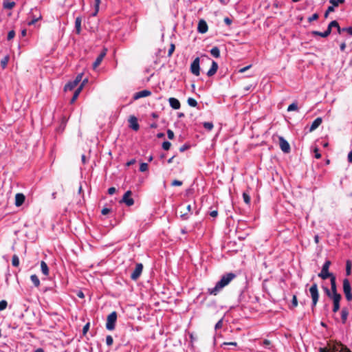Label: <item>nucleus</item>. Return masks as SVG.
Returning a JSON list of instances; mask_svg holds the SVG:
<instances>
[{
	"label": "nucleus",
	"mask_w": 352,
	"mask_h": 352,
	"mask_svg": "<svg viewBox=\"0 0 352 352\" xmlns=\"http://www.w3.org/2000/svg\"><path fill=\"white\" fill-rule=\"evenodd\" d=\"M188 148V146H187V145H183L182 146H181V147L179 148V151H180V152H184V151L186 150V148Z\"/></svg>",
	"instance_id": "nucleus-62"
},
{
	"label": "nucleus",
	"mask_w": 352,
	"mask_h": 352,
	"mask_svg": "<svg viewBox=\"0 0 352 352\" xmlns=\"http://www.w3.org/2000/svg\"><path fill=\"white\" fill-rule=\"evenodd\" d=\"M25 197L23 193H17L15 195V206L16 207L21 206L25 201Z\"/></svg>",
	"instance_id": "nucleus-17"
},
{
	"label": "nucleus",
	"mask_w": 352,
	"mask_h": 352,
	"mask_svg": "<svg viewBox=\"0 0 352 352\" xmlns=\"http://www.w3.org/2000/svg\"><path fill=\"white\" fill-rule=\"evenodd\" d=\"M331 28H336L339 34H341L344 32L342 30V28H340L338 23L336 21H331Z\"/></svg>",
	"instance_id": "nucleus-34"
},
{
	"label": "nucleus",
	"mask_w": 352,
	"mask_h": 352,
	"mask_svg": "<svg viewBox=\"0 0 352 352\" xmlns=\"http://www.w3.org/2000/svg\"><path fill=\"white\" fill-rule=\"evenodd\" d=\"M318 19V14L317 13L314 14L311 16L309 17L308 21L312 22Z\"/></svg>",
	"instance_id": "nucleus-50"
},
{
	"label": "nucleus",
	"mask_w": 352,
	"mask_h": 352,
	"mask_svg": "<svg viewBox=\"0 0 352 352\" xmlns=\"http://www.w3.org/2000/svg\"><path fill=\"white\" fill-rule=\"evenodd\" d=\"M106 52H107V50L104 49L102 50V52H101L100 54L98 56V57L96 58V59L95 60V61L93 63L94 69L97 68L100 65L101 62L102 61L104 57L106 55Z\"/></svg>",
	"instance_id": "nucleus-14"
},
{
	"label": "nucleus",
	"mask_w": 352,
	"mask_h": 352,
	"mask_svg": "<svg viewBox=\"0 0 352 352\" xmlns=\"http://www.w3.org/2000/svg\"><path fill=\"white\" fill-rule=\"evenodd\" d=\"M203 126H204V127L206 129H207V130H208V131L212 130V128H213V126H214L213 124H212V122H204Z\"/></svg>",
	"instance_id": "nucleus-37"
},
{
	"label": "nucleus",
	"mask_w": 352,
	"mask_h": 352,
	"mask_svg": "<svg viewBox=\"0 0 352 352\" xmlns=\"http://www.w3.org/2000/svg\"><path fill=\"white\" fill-rule=\"evenodd\" d=\"M151 94V91L144 89L138 92H136L133 96L134 100H138L141 98L149 96Z\"/></svg>",
	"instance_id": "nucleus-15"
},
{
	"label": "nucleus",
	"mask_w": 352,
	"mask_h": 352,
	"mask_svg": "<svg viewBox=\"0 0 352 352\" xmlns=\"http://www.w3.org/2000/svg\"><path fill=\"white\" fill-rule=\"evenodd\" d=\"M351 272V263L350 261H346V274L347 276H349Z\"/></svg>",
	"instance_id": "nucleus-38"
},
{
	"label": "nucleus",
	"mask_w": 352,
	"mask_h": 352,
	"mask_svg": "<svg viewBox=\"0 0 352 352\" xmlns=\"http://www.w3.org/2000/svg\"><path fill=\"white\" fill-rule=\"evenodd\" d=\"M211 55L214 58H219L220 56V50L218 47H213L210 51Z\"/></svg>",
	"instance_id": "nucleus-27"
},
{
	"label": "nucleus",
	"mask_w": 352,
	"mask_h": 352,
	"mask_svg": "<svg viewBox=\"0 0 352 352\" xmlns=\"http://www.w3.org/2000/svg\"><path fill=\"white\" fill-rule=\"evenodd\" d=\"M224 22H225V23H226V24H227L228 25H231V23H232V20H231L230 18H228V17H226V18L224 19Z\"/></svg>",
	"instance_id": "nucleus-58"
},
{
	"label": "nucleus",
	"mask_w": 352,
	"mask_h": 352,
	"mask_svg": "<svg viewBox=\"0 0 352 352\" xmlns=\"http://www.w3.org/2000/svg\"><path fill=\"white\" fill-rule=\"evenodd\" d=\"M117 320V313L116 311L111 312L107 318L106 328L109 331H113L116 327Z\"/></svg>",
	"instance_id": "nucleus-3"
},
{
	"label": "nucleus",
	"mask_w": 352,
	"mask_h": 352,
	"mask_svg": "<svg viewBox=\"0 0 352 352\" xmlns=\"http://www.w3.org/2000/svg\"><path fill=\"white\" fill-rule=\"evenodd\" d=\"M262 345L267 349H270L272 344L269 340H264L262 343Z\"/></svg>",
	"instance_id": "nucleus-44"
},
{
	"label": "nucleus",
	"mask_w": 352,
	"mask_h": 352,
	"mask_svg": "<svg viewBox=\"0 0 352 352\" xmlns=\"http://www.w3.org/2000/svg\"><path fill=\"white\" fill-rule=\"evenodd\" d=\"M110 212V209L107 208H104L101 211V213L103 214V215H106L107 214H109Z\"/></svg>",
	"instance_id": "nucleus-56"
},
{
	"label": "nucleus",
	"mask_w": 352,
	"mask_h": 352,
	"mask_svg": "<svg viewBox=\"0 0 352 352\" xmlns=\"http://www.w3.org/2000/svg\"><path fill=\"white\" fill-rule=\"evenodd\" d=\"M81 23H82L81 16H77L75 20V30H76V33L77 34H80L81 32Z\"/></svg>",
	"instance_id": "nucleus-21"
},
{
	"label": "nucleus",
	"mask_w": 352,
	"mask_h": 352,
	"mask_svg": "<svg viewBox=\"0 0 352 352\" xmlns=\"http://www.w3.org/2000/svg\"><path fill=\"white\" fill-rule=\"evenodd\" d=\"M236 342H224L223 345H232V346H236Z\"/></svg>",
	"instance_id": "nucleus-63"
},
{
	"label": "nucleus",
	"mask_w": 352,
	"mask_h": 352,
	"mask_svg": "<svg viewBox=\"0 0 352 352\" xmlns=\"http://www.w3.org/2000/svg\"><path fill=\"white\" fill-rule=\"evenodd\" d=\"M298 105L296 102H293L287 107V111H297Z\"/></svg>",
	"instance_id": "nucleus-36"
},
{
	"label": "nucleus",
	"mask_w": 352,
	"mask_h": 352,
	"mask_svg": "<svg viewBox=\"0 0 352 352\" xmlns=\"http://www.w3.org/2000/svg\"><path fill=\"white\" fill-rule=\"evenodd\" d=\"M322 122V120L321 118H317L316 119H315L310 126L309 131H314L316 129H317L321 124Z\"/></svg>",
	"instance_id": "nucleus-22"
},
{
	"label": "nucleus",
	"mask_w": 352,
	"mask_h": 352,
	"mask_svg": "<svg viewBox=\"0 0 352 352\" xmlns=\"http://www.w3.org/2000/svg\"><path fill=\"white\" fill-rule=\"evenodd\" d=\"M30 14L32 16V19L28 23V25L30 26L34 25L36 22L42 19V16L37 8L32 9Z\"/></svg>",
	"instance_id": "nucleus-7"
},
{
	"label": "nucleus",
	"mask_w": 352,
	"mask_h": 352,
	"mask_svg": "<svg viewBox=\"0 0 352 352\" xmlns=\"http://www.w3.org/2000/svg\"><path fill=\"white\" fill-rule=\"evenodd\" d=\"M330 265V261H326L323 265L321 272L318 274V276L324 280L330 277V272L329 267Z\"/></svg>",
	"instance_id": "nucleus-9"
},
{
	"label": "nucleus",
	"mask_w": 352,
	"mask_h": 352,
	"mask_svg": "<svg viewBox=\"0 0 352 352\" xmlns=\"http://www.w3.org/2000/svg\"><path fill=\"white\" fill-rule=\"evenodd\" d=\"M211 63H212L211 67L207 72V76L209 77L214 76L217 73L218 67H219L217 63L215 62L214 60H212Z\"/></svg>",
	"instance_id": "nucleus-16"
},
{
	"label": "nucleus",
	"mask_w": 352,
	"mask_h": 352,
	"mask_svg": "<svg viewBox=\"0 0 352 352\" xmlns=\"http://www.w3.org/2000/svg\"><path fill=\"white\" fill-rule=\"evenodd\" d=\"M331 352H351L341 342L331 340Z\"/></svg>",
	"instance_id": "nucleus-4"
},
{
	"label": "nucleus",
	"mask_w": 352,
	"mask_h": 352,
	"mask_svg": "<svg viewBox=\"0 0 352 352\" xmlns=\"http://www.w3.org/2000/svg\"><path fill=\"white\" fill-rule=\"evenodd\" d=\"M200 58L199 57H197L195 58V60L192 61V63L190 65V72L194 74L196 76H199L200 74Z\"/></svg>",
	"instance_id": "nucleus-8"
},
{
	"label": "nucleus",
	"mask_w": 352,
	"mask_h": 352,
	"mask_svg": "<svg viewBox=\"0 0 352 352\" xmlns=\"http://www.w3.org/2000/svg\"><path fill=\"white\" fill-rule=\"evenodd\" d=\"M311 296L313 300V305H316L318 300V292L316 284H314L309 289Z\"/></svg>",
	"instance_id": "nucleus-12"
},
{
	"label": "nucleus",
	"mask_w": 352,
	"mask_h": 352,
	"mask_svg": "<svg viewBox=\"0 0 352 352\" xmlns=\"http://www.w3.org/2000/svg\"><path fill=\"white\" fill-rule=\"evenodd\" d=\"M143 270V265L142 263H138L135 265V268L133 273L131 275V278L132 280H137L140 276L141 275Z\"/></svg>",
	"instance_id": "nucleus-11"
},
{
	"label": "nucleus",
	"mask_w": 352,
	"mask_h": 352,
	"mask_svg": "<svg viewBox=\"0 0 352 352\" xmlns=\"http://www.w3.org/2000/svg\"><path fill=\"white\" fill-rule=\"evenodd\" d=\"M116 192V189L115 187H111L108 189V193L109 195H113Z\"/></svg>",
	"instance_id": "nucleus-55"
},
{
	"label": "nucleus",
	"mask_w": 352,
	"mask_h": 352,
	"mask_svg": "<svg viewBox=\"0 0 352 352\" xmlns=\"http://www.w3.org/2000/svg\"><path fill=\"white\" fill-rule=\"evenodd\" d=\"M328 351H329V349H327V348L320 347L319 349V352H328Z\"/></svg>",
	"instance_id": "nucleus-64"
},
{
	"label": "nucleus",
	"mask_w": 352,
	"mask_h": 352,
	"mask_svg": "<svg viewBox=\"0 0 352 352\" xmlns=\"http://www.w3.org/2000/svg\"><path fill=\"white\" fill-rule=\"evenodd\" d=\"M278 146L284 153H289L291 151L289 142L282 136L278 137Z\"/></svg>",
	"instance_id": "nucleus-6"
},
{
	"label": "nucleus",
	"mask_w": 352,
	"mask_h": 352,
	"mask_svg": "<svg viewBox=\"0 0 352 352\" xmlns=\"http://www.w3.org/2000/svg\"><path fill=\"white\" fill-rule=\"evenodd\" d=\"M243 201L245 204H249L250 203V197L248 193L243 192Z\"/></svg>",
	"instance_id": "nucleus-39"
},
{
	"label": "nucleus",
	"mask_w": 352,
	"mask_h": 352,
	"mask_svg": "<svg viewBox=\"0 0 352 352\" xmlns=\"http://www.w3.org/2000/svg\"><path fill=\"white\" fill-rule=\"evenodd\" d=\"M218 214V212L217 210H212L210 212V215L212 217H216Z\"/></svg>",
	"instance_id": "nucleus-59"
},
{
	"label": "nucleus",
	"mask_w": 352,
	"mask_h": 352,
	"mask_svg": "<svg viewBox=\"0 0 352 352\" xmlns=\"http://www.w3.org/2000/svg\"><path fill=\"white\" fill-rule=\"evenodd\" d=\"M14 36H15V31L13 30H10L8 34L7 39H8V41H10L12 38H14Z\"/></svg>",
	"instance_id": "nucleus-45"
},
{
	"label": "nucleus",
	"mask_w": 352,
	"mask_h": 352,
	"mask_svg": "<svg viewBox=\"0 0 352 352\" xmlns=\"http://www.w3.org/2000/svg\"><path fill=\"white\" fill-rule=\"evenodd\" d=\"M15 6V2L9 1L8 0L4 1L3 3V7L5 9H12Z\"/></svg>",
	"instance_id": "nucleus-28"
},
{
	"label": "nucleus",
	"mask_w": 352,
	"mask_h": 352,
	"mask_svg": "<svg viewBox=\"0 0 352 352\" xmlns=\"http://www.w3.org/2000/svg\"><path fill=\"white\" fill-rule=\"evenodd\" d=\"M349 316V310L347 308L344 307L341 311V319L342 324H345Z\"/></svg>",
	"instance_id": "nucleus-24"
},
{
	"label": "nucleus",
	"mask_w": 352,
	"mask_h": 352,
	"mask_svg": "<svg viewBox=\"0 0 352 352\" xmlns=\"http://www.w3.org/2000/svg\"><path fill=\"white\" fill-rule=\"evenodd\" d=\"M222 326H223V319H221L215 324L214 329H215V330H217L219 329H221L222 327Z\"/></svg>",
	"instance_id": "nucleus-49"
},
{
	"label": "nucleus",
	"mask_w": 352,
	"mask_h": 352,
	"mask_svg": "<svg viewBox=\"0 0 352 352\" xmlns=\"http://www.w3.org/2000/svg\"><path fill=\"white\" fill-rule=\"evenodd\" d=\"M82 89V85H80L74 91V95L70 100V103L73 104L77 100L81 90Z\"/></svg>",
	"instance_id": "nucleus-23"
},
{
	"label": "nucleus",
	"mask_w": 352,
	"mask_h": 352,
	"mask_svg": "<svg viewBox=\"0 0 352 352\" xmlns=\"http://www.w3.org/2000/svg\"><path fill=\"white\" fill-rule=\"evenodd\" d=\"M78 85V84L74 81H70L69 82H67L65 85V87H64V90L65 91H72L73 90L75 87H76Z\"/></svg>",
	"instance_id": "nucleus-25"
},
{
	"label": "nucleus",
	"mask_w": 352,
	"mask_h": 352,
	"mask_svg": "<svg viewBox=\"0 0 352 352\" xmlns=\"http://www.w3.org/2000/svg\"><path fill=\"white\" fill-rule=\"evenodd\" d=\"M330 11H331V9H330V6L327 8L325 12H324V17L325 18H327L329 13H330Z\"/></svg>",
	"instance_id": "nucleus-60"
},
{
	"label": "nucleus",
	"mask_w": 352,
	"mask_h": 352,
	"mask_svg": "<svg viewBox=\"0 0 352 352\" xmlns=\"http://www.w3.org/2000/svg\"><path fill=\"white\" fill-rule=\"evenodd\" d=\"M298 305V300L297 297L296 295L293 296L292 300V307H296Z\"/></svg>",
	"instance_id": "nucleus-47"
},
{
	"label": "nucleus",
	"mask_w": 352,
	"mask_h": 352,
	"mask_svg": "<svg viewBox=\"0 0 352 352\" xmlns=\"http://www.w3.org/2000/svg\"><path fill=\"white\" fill-rule=\"evenodd\" d=\"M331 294L333 295V311L337 312L340 309V301L341 295L336 292V278L331 274Z\"/></svg>",
	"instance_id": "nucleus-2"
},
{
	"label": "nucleus",
	"mask_w": 352,
	"mask_h": 352,
	"mask_svg": "<svg viewBox=\"0 0 352 352\" xmlns=\"http://www.w3.org/2000/svg\"><path fill=\"white\" fill-rule=\"evenodd\" d=\"M235 278L236 274L232 272L223 275L214 287L208 289V293L216 296L223 288L227 286Z\"/></svg>",
	"instance_id": "nucleus-1"
},
{
	"label": "nucleus",
	"mask_w": 352,
	"mask_h": 352,
	"mask_svg": "<svg viewBox=\"0 0 352 352\" xmlns=\"http://www.w3.org/2000/svg\"><path fill=\"white\" fill-rule=\"evenodd\" d=\"M94 1H95V3H94L95 11L92 14L93 16H96L98 14V12L99 11L100 4L101 3L100 0H94Z\"/></svg>",
	"instance_id": "nucleus-33"
},
{
	"label": "nucleus",
	"mask_w": 352,
	"mask_h": 352,
	"mask_svg": "<svg viewBox=\"0 0 352 352\" xmlns=\"http://www.w3.org/2000/svg\"><path fill=\"white\" fill-rule=\"evenodd\" d=\"M8 305L6 300H2L0 301V311L4 310Z\"/></svg>",
	"instance_id": "nucleus-42"
},
{
	"label": "nucleus",
	"mask_w": 352,
	"mask_h": 352,
	"mask_svg": "<svg viewBox=\"0 0 352 352\" xmlns=\"http://www.w3.org/2000/svg\"><path fill=\"white\" fill-rule=\"evenodd\" d=\"M41 269L42 273L44 275L47 276L49 274V268H48L47 263L45 261H41Z\"/></svg>",
	"instance_id": "nucleus-26"
},
{
	"label": "nucleus",
	"mask_w": 352,
	"mask_h": 352,
	"mask_svg": "<svg viewBox=\"0 0 352 352\" xmlns=\"http://www.w3.org/2000/svg\"><path fill=\"white\" fill-rule=\"evenodd\" d=\"M175 45L173 43H171L170 46V48L168 50V57H170L172 56L173 53L175 51Z\"/></svg>",
	"instance_id": "nucleus-43"
},
{
	"label": "nucleus",
	"mask_w": 352,
	"mask_h": 352,
	"mask_svg": "<svg viewBox=\"0 0 352 352\" xmlns=\"http://www.w3.org/2000/svg\"><path fill=\"white\" fill-rule=\"evenodd\" d=\"M167 135H168V138L169 139H170V140H171V139H173V138H174V133H173V131H171L170 129H168V130L167 131Z\"/></svg>",
	"instance_id": "nucleus-51"
},
{
	"label": "nucleus",
	"mask_w": 352,
	"mask_h": 352,
	"mask_svg": "<svg viewBox=\"0 0 352 352\" xmlns=\"http://www.w3.org/2000/svg\"><path fill=\"white\" fill-rule=\"evenodd\" d=\"M343 292L348 301L352 300L351 287L349 280L345 278L343 280Z\"/></svg>",
	"instance_id": "nucleus-5"
},
{
	"label": "nucleus",
	"mask_w": 352,
	"mask_h": 352,
	"mask_svg": "<svg viewBox=\"0 0 352 352\" xmlns=\"http://www.w3.org/2000/svg\"><path fill=\"white\" fill-rule=\"evenodd\" d=\"M147 169H148V164L147 163L142 162L140 164V170L141 172H145L147 170Z\"/></svg>",
	"instance_id": "nucleus-40"
},
{
	"label": "nucleus",
	"mask_w": 352,
	"mask_h": 352,
	"mask_svg": "<svg viewBox=\"0 0 352 352\" xmlns=\"http://www.w3.org/2000/svg\"><path fill=\"white\" fill-rule=\"evenodd\" d=\"M198 32L204 34L208 31V25L204 20H200L197 27Z\"/></svg>",
	"instance_id": "nucleus-18"
},
{
	"label": "nucleus",
	"mask_w": 352,
	"mask_h": 352,
	"mask_svg": "<svg viewBox=\"0 0 352 352\" xmlns=\"http://www.w3.org/2000/svg\"><path fill=\"white\" fill-rule=\"evenodd\" d=\"M170 143L168 141H164L163 143H162V148L164 150V151H168L170 147Z\"/></svg>",
	"instance_id": "nucleus-41"
},
{
	"label": "nucleus",
	"mask_w": 352,
	"mask_h": 352,
	"mask_svg": "<svg viewBox=\"0 0 352 352\" xmlns=\"http://www.w3.org/2000/svg\"><path fill=\"white\" fill-rule=\"evenodd\" d=\"M322 287H323L324 292H326L327 295L328 296H330V290L329 289V288L327 286H323Z\"/></svg>",
	"instance_id": "nucleus-61"
},
{
	"label": "nucleus",
	"mask_w": 352,
	"mask_h": 352,
	"mask_svg": "<svg viewBox=\"0 0 352 352\" xmlns=\"http://www.w3.org/2000/svg\"><path fill=\"white\" fill-rule=\"evenodd\" d=\"M344 3V0H331V12L333 11L335 7H338L340 4Z\"/></svg>",
	"instance_id": "nucleus-30"
},
{
	"label": "nucleus",
	"mask_w": 352,
	"mask_h": 352,
	"mask_svg": "<svg viewBox=\"0 0 352 352\" xmlns=\"http://www.w3.org/2000/svg\"><path fill=\"white\" fill-rule=\"evenodd\" d=\"M171 185L173 186H180L182 185V181H179V180H177V179H175L171 183Z\"/></svg>",
	"instance_id": "nucleus-48"
},
{
	"label": "nucleus",
	"mask_w": 352,
	"mask_h": 352,
	"mask_svg": "<svg viewBox=\"0 0 352 352\" xmlns=\"http://www.w3.org/2000/svg\"><path fill=\"white\" fill-rule=\"evenodd\" d=\"M9 59H10L9 56H6L3 58L1 59V65L3 69H5L7 67Z\"/></svg>",
	"instance_id": "nucleus-32"
},
{
	"label": "nucleus",
	"mask_w": 352,
	"mask_h": 352,
	"mask_svg": "<svg viewBox=\"0 0 352 352\" xmlns=\"http://www.w3.org/2000/svg\"><path fill=\"white\" fill-rule=\"evenodd\" d=\"M187 102L189 106L195 107L197 105V102L195 99L192 98H189L187 100Z\"/></svg>",
	"instance_id": "nucleus-35"
},
{
	"label": "nucleus",
	"mask_w": 352,
	"mask_h": 352,
	"mask_svg": "<svg viewBox=\"0 0 352 352\" xmlns=\"http://www.w3.org/2000/svg\"><path fill=\"white\" fill-rule=\"evenodd\" d=\"M250 67H251V65H248V66H246V67H243V68H241V69H239V72H240V73H243V72H245V71H247V70H248L249 68H250Z\"/></svg>",
	"instance_id": "nucleus-57"
},
{
	"label": "nucleus",
	"mask_w": 352,
	"mask_h": 352,
	"mask_svg": "<svg viewBox=\"0 0 352 352\" xmlns=\"http://www.w3.org/2000/svg\"><path fill=\"white\" fill-rule=\"evenodd\" d=\"M129 126L133 130L137 131L140 129V125L138 122V119L135 116H131L129 119Z\"/></svg>",
	"instance_id": "nucleus-13"
},
{
	"label": "nucleus",
	"mask_w": 352,
	"mask_h": 352,
	"mask_svg": "<svg viewBox=\"0 0 352 352\" xmlns=\"http://www.w3.org/2000/svg\"><path fill=\"white\" fill-rule=\"evenodd\" d=\"M89 323H87L84 327H83V329H82V333L83 334H86L87 332L89 330Z\"/></svg>",
	"instance_id": "nucleus-52"
},
{
	"label": "nucleus",
	"mask_w": 352,
	"mask_h": 352,
	"mask_svg": "<svg viewBox=\"0 0 352 352\" xmlns=\"http://www.w3.org/2000/svg\"><path fill=\"white\" fill-rule=\"evenodd\" d=\"M312 34L314 36H316V35L320 36L321 37L328 36L330 34V23L328 24L327 30L324 32H321L319 31H313Z\"/></svg>",
	"instance_id": "nucleus-20"
},
{
	"label": "nucleus",
	"mask_w": 352,
	"mask_h": 352,
	"mask_svg": "<svg viewBox=\"0 0 352 352\" xmlns=\"http://www.w3.org/2000/svg\"><path fill=\"white\" fill-rule=\"evenodd\" d=\"M342 30L344 32H347L349 34L352 35V27L343 28Z\"/></svg>",
	"instance_id": "nucleus-53"
},
{
	"label": "nucleus",
	"mask_w": 352,
	"mask_h": 352,
	"mask_svg": "<svg viewBox=\"0 0 352 352\" xmlns=\"http://www.w3.org/2000/svg\"><path fill=\"white\" fill-rule=\"evenodd\" d=\"M30 279L34 284V285L36 287H39L40 285V280L38 276L36 274H33L30 276Z\"/></svg>",
	"instance_id": "nucleus-29"
},
{
	"label": "nucleus",
	"mask_w": 352,
	"mask_h": 352,
	"mask_svg": "<svg viewBox=\"0 0 352 352\" xmlns=\"http://www.w3.org/2000/svg\"><path fill=\"white\" fill-rule=\"evenodd\" d=\"M169 104L173 109H179L181 107L179 101L175 98L168 99Z\"/></svg>",
	"instance_id": "nucleus-19"
},
{
	"label": "nucleus",
	"mask_w": 352,
	"mask_h": 352,
	"mask_svg": "<svg viewBox=\"0 0 352 352\" xmlns=\"http://www.w3.org/2000/svg\"><path fill=\"white\" fill-rule=\"evenodd\" d=\"M132 192L131 190H127L123 195L120 203H124L127 206H131L134 204V200L131 197Z\"/></svg>",
	"instance_id": "nucleus-10"
},
{
	"label": "nucleus",
	"mask_w": 352,
	"mask_h": 352,
	"mask_svg": "<svg viewBox=\"0 0 352 352\" xmlns=\"http://www.w3.org/2000/svg\"><path fill=\"white\" fill-rule=\"evenodd\" d=\"M12 264L14 267H18L19 265V258L16 254L12 256Z\"/></svg>",
	"instance_id": "nucleus-31"
},
{
	"label": "nucleus",
	"mask_w": 352,
	"mask_h": 352,
	"mask_svg": "<svg viewBox=\"0 0 352 352\" xmlns=\"http://www.w3.org/2000/svg\"><path fill=\"white\" fill-rule=\"evenodd\" d=\"M82 74H78L74 80L78 85V83L82 80Z\"/></svg>",
	"instance_id": "nucleus-54"
},
{
	"label": "nucleus",
	"mask_w": 352,
	"mask_h": 352,
	"mask_svg": "<svg viewBox=\"0 0 352 352\" xmlns=\"http://www.w3.org/2000/svg\"><path fill=\"white\" fill-rule=\"evenodd\" d=\"M113 340L111 336H107L106 338V343L108 346H111L113 344Z\"/></svg>",
	"instance_id": "nucleus-46"
}]
</instances>
